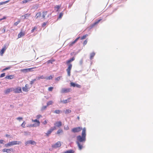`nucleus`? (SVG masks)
<instances>
[{"label": "nucleus", "instance_id": "6e6552de", "mask_svg": "<svg viewBox=\"0 0 153 153\" xmlns=\"http://www.w3.org/2000/svg\"><path fill=\"white\" fill-rule=\"evenodd\" d=\"M22 143V142L21 141H14L10 142V145H13L16 144H21Z\"/></svg>", "mask_w": 153, "mask_h": 153}, {"label": "nucleus", "instance_id": "f704fd0d", "mask_svg": "<svg viewBox=\"0 0 153 153\" xmlns=\"http://www.w3.org/2000/svg\"><path fill=\"white\" fill-rule=\"evenodd\" d=\"M31 15V14L27 13L24 16L25 17V19L27 17L30 16Z\"/></svg>", "mask_w": 153, "mask_h": 153}, {"label": "nucleus", "instance_id": "69168bd1", "mask_svg": "<svg viewBox=\"0 0 153 153\" xmlns=\"http://www.w3.org/2000/svg\"><path fill=\"white\" fill-rule=\"evenodd\" d=\"M77 118L78 119V120H79V116L77 117Z\"/></svg>", "mask_w": 153, "mask_h": 153}, {"label": "nucleus", "instance_id": "1a4fd4ad", "mask_svg": "<svg viewBox=\"0 0 153 153\" xmlns=\"http://www.w3.org/2000/svg\"><path fill=\"white\" fill-rule=\"evenodd\" d=\"M29 88V85L27 84H26L25 86L22 88V90L24 91L27 92L28 91Z\"/></svg>", "mask_w": 153, "mask_h": 153}, {"label": "nucleus", "instance_id": "412c9836", "mask_svg": "<svg viewBox=\"0 0 153 153\" xmlns=\"http://www.w3.org/2000/svg\"><path fill=\"white\" fill-rule=\"evenodd\" d=\"M53 131L52 130V129L51 128L48 131L47 133H46V135L48 136Z\"/></svg>", "mask_w": 153, "mask_h": 153}, {"label": "nucleus", "instance_id": "052dcab7", "mask_svg": "<svg viewBox=\"0 0 153 153\" xmlns=\"http://www.w3.org/2000/svg\"><path fill=\"white\" fill-rule=\"evenodd\" d=\"M14 77L13 75H10V79H13Z\"/></svg>", "mask_w": 153, "mask_h": 153}, {"label": "nucleus", "instance_id": "ddd939ff", "mask_svg": "<svg viewBox=\"0 0 153 153\" xmlns=\"http://www.w3.org/2000/svg\"><path fill=\"white\" fill-rule=\"evenodd\" d=\"M54 125L56 127H59L62 125V122L61 121L56 122L55 123Z\"/></svg>", "mask_w": 153, "mask_h": 153}, {"label": "nucleus", "instance_id": "79ce46f5", "mask_svg": "<svg viewBox=\"0 0 153 153\" xmlns=\"http://www.w3.org/2000/svg\"><path fill=\"white\" fill-rule=\"evenodd\" d=\"M70 85H71V86H73V87H75V85H76V84L74 83L73 82H71L70 83Z\"/></svg>", "mask_w": 153, "mask_h": 153}, {"label": "nucleus", "instance_id": "7c9ffc66", "mask_svg": "<svg viewBox=\"0 0 153 153\" xmlns=\"http://www.w3.org/2000/svg\"><path fill=\"white\" fill-rule=\"evenodd\" d=\"M32 0H24L22 1L23 3H26L27 2H30L32 1Z\"/></svg>", "mask_w": 153, "mask_h": 153}, {"label": "nucleus", "instance_id": "473e14b6", "mask_svg": "<svg viewBox=\"0 0 153 153\" xmlns=\"http://www.w3.org/2000/svg\"><path fill=\"white\" fill-rule=\"evenodd\" d=\"M63 15V13L62 12L60 13L59 15L58 19H60L62 18V16Z\"/></svg>", "mask_w": 153, "mask_h": 153}, {"label": "nucleus", "instance_id": "0eeeda50", "mask_svg": "<svg viewBox=\"0 0 153 153\" xmlns=\"http://www.w3.org/2000/svg\"><path fill=\"white\" fill-rule=\"evenodd\" d=\"M102 20V19H101L96 21L94 23H93L90 25V28H92L95 25H97L98 24V23Z\"/></svg>", "mask_w": 153, "mask_h": 153}, {"label": "nucleus", "instance_id": "c756f323", "mask_svg": "<svg viewBox=\"0 0 153 153\" xmlns=\"http://www.w3.org/2000/svg\"><path fill=\"white\" fill-rule=\"evenodd\" d=\"M53 77V75H50L48 77H45V79H52Z\"/></svg>", "mask_w": 153, "mask_h": 153}, {"label": "nucleus", "instance_id": "f257e3e1", "mask_svg": "<svg viewBox=\"0 0 153 153\" xmlns=\"http://www.w3.org/2000/svg\"><path fill=\"white\" fill-rule=\"evenodd\" d=\"M86 129L85 128H83L82 133V135H78L77 137V141L76 143L78 145L79 150H81L83 144H81L80 143L85 142L86 140Z\"/></svg>", "mask_w": 153, "mask_h": 153}, {"label": "nucleus", "instance_id": "aec40b11", "mask_svg": "<svg viewBox=\"0 0 153 153\" xmlns=\"http://www.w3.org/2000/svg\"><path fill=\"white\" fill-rule=\"evenodd\" d=\"M74 151L73 150H70L65 152L63 153H74Z\"/></svg>", "mask_w": 153, "mask_h": 153}, {"label": "nucleus", "instance_id": "4468645a", "mask_svg": "<svg viewBox=\"0 0 153 153\" xmlns=\"http://www.w3.org/2000/svg\"><path fill=\"white\" fill-rule=\"evenodd\" d=\"M7 48V47L5 46L4 47L2 48V49L1 50L0 52V55L2 56L3 55V53H4L5 50Z\"/></svg>", "mask_w": 153, "mask_h": 153}, {"label": "nucleus", "instance_id": "58836bf2", "mask_svg": "<svg viewBox=\"0 0 153 153\" xmlns=\"http://www.w3.org/2000/svg\"><path fill=\"white\" fill-rule=\"evenodd\" d=\"M61 111L59 110H56L54 111V112L57 114H59L60 113Z\"/></svg>", "mask_w": 153, "mask_h": 153}, {"label": "nucleus", "instance_id": "9b49d317", "mask_svg": "<svg viewBox=\"0 0 153 153\" xmlns=\"http://www.w3.org/2000/svg\"><path fill=\"white\" fill-rule=\"evenodd\" d=\"M80 38V37H79L76 38L74 41L71 42L69 44V47H71Z\"/></svg>", "mask_w": 153, "mask_h": 153}, {"label": "nucleus", "instance_id": "2eb2a0df", "mask_svg": "<svg viewBox=\"0 0 153 153\" xmlns=\"http://www.w3.org/2000/svg\"><path fill=\"white\" fill-rule=\"evenodd\" d=\"M36 68V67H34L33 68H26V69H23L22 70V71H25L26 72H28V71H32V69H33V68Z\"/></svg>", "mask_w": 153, "mask_h": 153}, {"label": "nucleus", "instance_id": "13d9d810", "mask_svg": "<svg viewBox=\"0 0 153 153\" xmlns=\"http://www.w3.org/2000/svg\"><path fill=\"white\" fill-rule=\"evenodd\" d=\"M30 144V140L29 141H27V142H26L25 143V144L26 145H27L28 144Z\"/></svg>", "mask_w": 153, "mask_h": 153}, {"label": "nucleus", "instance_id": "a878e982", "mask_svg": "<svg viewBox=\"0 0 153 153\" xmlns=\"http://www.w3.org/2000/svg\"><path fill=\"white\" fill-rule=\"evenodd\" d=\"M30 144L33 145H35L36 144V142L35 141L31 140H30Z\"/></svg>", "mask_w": 153, "mask_h": 153}, {"label": "nucleus", "instance_id": "6ab92c4d", "mask_svg": "<svg viewBox=\"0 0 153 153\" xmlns=\"http://www.w3.org/2000/svg\"><path fill=\"white\" fill-rule=\"evenodd\" d=\"M95 53L94 52H92L90 53V59H92L93 58V57L95 55Z\"/></svg>", "mask_w": 153, "mask_h": 153}, {"label": "nucleus", "instance_id": "bb28decb", "mask_svg": "<svg viewBox=\"0 0 153 153\" xmlns=\"http://www.w3.org/2000/svg\"><path fill=\"white\" fill-rule=\"evenodd\" d=\"M4 94H8L10 93V89L8 88L4 91Z\"/></svg>", "mask_w": 153, "mask_h": 153}, {"label": "nucleus", "instance_id": "7ed1b4c3", "mask_svg": "<svg viewBox=\"0 0 153 153\" xmlns=\"http://www.w3.org/2000/svg\"><path fill=\"white\" fill-rule=\"evenodd\" d=\"M32 122L35 123L33 124L30 126L31 127H36L39 126L40 125V122L39 120L36 119L32 120Z\"/></svg>", "mask_w": 153, "mask_h": 153}, {"label": "nucleus", "instance_id": "0e129e2a", "mask_svg": "<svg viewBox=\"0 0 153 153\" xmlns=\"http://www.w3.org/2000/svg\"><path fill=\"white\" fill-rule=\"evenodd\" d=\"M5 135L6 137H9L10 136V135H8V134H6Z\"/></svg>", "mask_w": 153, "mask_h": 153}, {"label": "nucleus", "instance_id": "e433bc0d", "mask_svg": "<svg viewBox=\"0 0 153 153\" xmlns=\"http://www.w3.org/2000/svg\"><path fill=\"white\" fill-rule=\"evenodd\" d=\"M53 87H50L48 88V91H53Z\"/></svg>", "mask_w": 153, "mask_h": 153}, {"label": "nucleus", "instance_id": "f03ea898", "mask_svg": "<svg viewBox=\"0 0 153 153\" xmlns=\"http://www.w3.org/2000/svg\"><path fill=\"white\" fill-rule=\"evenodd\" d=\"M74 59L75 58L74 57H73L72 58L67 61L66 62L67 64L68 65V68L66 69V71L68 75V76H70L71 75V71L72 67V64H70V63L74 61Z\"/></svg>", "mask_w": 153, "mask_h": 153}, {"label": "nucleus", "instance_id": "72a5a7b5", "mask_svg": "<svg viewBox=\"0 0 153 153\" xmlns=\"http://www.w3.org/2000/svg\"><path fill=\"white\" fill-rule=\"evenodd\" d=\"M9 1H5L2 2H0V5H3V4H6L7 2H8Z\"/></svg>", "mask_w": 153, "mask_h": 153}, {"label": "nucleus", "instance_id": "4be33fe9", "mask_svg": "<svg viewBox=\"0 0 153 153\" xmlns=\"http://www.w3.org/2000/svg\"><path fill=\"white\" fill-rule=\"evenodd\" d=\"M36 78L38 80H39L40 79H45V77H44L43 75H42L40 76L36 77Z\"/></svg>", "mask_w": 153, "mask_h": 153}, {"label": "nucleus", "instance_id": "09e8293b", "mask_svg": "<svg viewBox=\"0 0 153 153\" xmlns=\"http://www.w3.org/2000/svg\"><path fill=\"white\" fill-rule=\"evenodd\" d=\"M10 69V67H7L6 68L4 69L2 71L3 72V71H4L5 70H7V69Z\"/></svg>", "mask_w": 153, "mask_h": 153}, {"label": "nucleus", "instance_id": "5701e85b", "mask_svg": "<svg viewBox=\"0 0 153 153\" xmlns=\"http://www.w3.org/2000/svg\"><path fill=\"white\" fill-rule=\"evenodd\" d=\"M61 6L59 5H56V6L55 7L54 9L55 10H56V11H58L59 9L60 8Z\"/></svg>", "mask_w": 153, "mask_h": 153}, {"label": "nucleus", "instance_id": "393cba45", "mask_svg": "<svg viewBox=\"0 0 153 153\" xmlns=\"http://www.w3.org/2000/svg\"><path fill=\"white\" fill-rule=\"evenodd\" d=\"M53 103V102L52 101H50L47 102V105L48 106L51 105H52Z\"/></svg>", "mask_w": 153, "mask_h": 153}, {"label": "nucleus", "instance_id": "37998d69", "mask_svg": "<svg viewBox=\"0 0 153 153\" xmlns=\"http://www.w3.org/2000/svg\"><path fill=\"white\" fill-rule=\"evenodd\" d=\"M64 129L66 130H67L69 129V128L68 125L65 126L64 127Z\"/></svg>", "mask_w": 153, "mask_h": 153}, {"label": "nucleus", "instance_id": "39448f33", "mask_svg": "<svg viewBox=\"0 0 153 153\" xmlns=\"http://www.w3.org/2000/svg\"><path fill=\"white\" fill-rule=\"evenodd\" d=\"M61 145V143L60 141H58L56 143L53 145L52 147L54 149H56L57 148L59 147Z\"/></svg>", "mask_w": 153, "mask_h": 153}, {"label": "nucleus", "instance_id": "b1692460", "mask_svg": "<svg viewBox=\"0 0 153 153\" xmlns=\"http://www.w3.org/2000/svg\"><path fill=\"white\" fill-rule=\"evenodd\" d=\"M63 132V131L62 130V129H59L57 131L56 134H59L61 133H62Z\"/></svg>", "mask_w": 153, "mask_h": 153}, {"label": "nucleus", "instance_id": "bf43d9fd", "mask_svg": "<svg viewBox=\"0 0 153 153\" xmlns=\"http://www.w3.org/2000/svg\"><path fill=\"white\" fill-rule=\"evenodd\" d=\"M6 17L4 16L3 17V18L0 19V21H1L5 19H6Z\"/></svg>", "mask_w": 153, "mask_h": 153}, {"label": "nucleus", "instance_id": "6e6d98bb", "mask_svg": "<svg viewBox=\"0 0 153 153\" xmlns=\"http://www.w3.org/2000/svg\"><path fill=\"white\" fill-rule=\"evenodd\" d=\"M20 22V21H19L14 23V25L15 26H16Z\"/></svg>", "mask_w": 153, "mask_h": 153}, {"label": "nucleus", "instance_id": "864d4df0", "mask_svg": "<svg viewBox=\"0 0 153 153\" xmlns=\"http://www.w3.org/2000/svg\"><path fill=\"white\" fill-rule=\"evenodd\" d=\"M51 128L52 129V130L53 131V130L56 129V126H54L53 127H52Z\"/></svg>", "mask_w": 153, "mask_h": 153}, {"label": "nucleus", "instance_id": "8fccbe9b", "mask_svg": "<svg viewBox=\"0 0 153 153\" xmlns=\"http://www.w3.org/2000/svg\"><path fill=\"white\" fill-rule=\"evenodd\" d=\"M5 76V73H3L0 76V78L3 77L4 76Z\"/></svg>", "mask_w": 153, "mask_h": 153}, {"label": "nucleus", "instance_id": "c9c22d12", "mask_svg": "<svg viewBox=\"0 0 153 153\" xmlns=\"http://www.w3.org/2000/svg\"><path fill=\"white\" fill-rule=\"evenodd\" d=\"M71 112V110L70 109H67L65 111V113L66 114H67L69 113H70Z\"/></svg>", "mask_w": 153, "mask_h": 153}, {"label": "nucleus", "instance_id": "2f4dec72", "mask_svg": "<svg viewBox=\"0 0 153 153\" xmlns=\"http://www.w3.org/2000/svg\"><path fill=\"white\" fill-rule=\"evenodd\" d=\"M88 36V35L87 34H86L85 35L83 36L81 38V39L83 40L85 39Z\"/></svg>", "mask_w": 153, "mask_h": 153}, {"label": "nucleus", "instance_id": "20e7f679", "mask_svg": "<svg viewBox=\"0 0 153 153\" xmlns=\"http://www.w3.org/2000/svg\"><path fill=\"white\" fill-rule=\"evenodd\" d=\"M82 129L83 128L82 127H78L72 128L71 130V131L74 133H77L81 131Z\"/></svg>", "mask_w": 153, "mask_h": 153}, {"label": "nucleus", "instance_id": "ea45409f", "mask_svg": "<svg viewBox=\"0 0 153 153\" xmlns=\"http://www.w3.org/2000/svg\"><path fill=\"white\" fill-rule=\"evenodd\" d=\"M26 123L25 121H24L22 124H21V126L23 128H25Z\"/></svg>", "mask_w": 153, "mask_h": 153}, {"label": "nucleus", "instance_id": "a19ab883", "mask_svg": "<svg viewBox=\"0 0 153 153\" xmlns=\"http://www.w3.org/2000/svg\"><path fill=\"white\" fill-rule=\"evenodd\" d=\"M37 27L36 26H35L33 27V29L31 30V32L33 33L34 32L35 30L37 29Z\"/></svg>", "mask_w": 153, "mask_h": 153}, {"label": "nucleus", "instance_id": "3c124183", "mask_svg": "<svg viewBox=\"0 0 153 153\" xmlns=\"http://www.w3.org/2000/svg\"><path fill=\"white\" fill-rule=\"evenodd\" d=\"M42 117V116L41 115L39 114L37 115L36 116V117L37 119H39Z\"/></svg>", "mask_w": 153, "mask_h": 153}, {"label": "nucleus", "instance_id": "4d7b16f0", "mask_svg": "<svg viewBox=\"0 0 153 153\" xmlns=\"http://www.w3.org/2000/svg\"><path fill=\"white\" fill-rule=\"evenodd\" d=\"M48 120H45V121L43 123L45 125L47 123Z\"/></svg>", "mask_w": 153, "mask_h": 153}, {"label": "nucleus", "instance_id": "338daca9", "mask_svg": "<svg viewBox=\"0 0 153 153\" xmlns=\"http://www.w3.org/2000/svg\"><path fill=\"white\" fill-rule=\"evenodd\" d=\"M7 146H10V143H8L7 144Z\"/></svg>", "mask_w": 153, "mask_h": 153}, {"label": "nucleus", "instance_id": "5fc2aeb1", "mask_svg": "<svg viewBox=\"0 0 153 153\" xmlns=\"http://www.w3.org/2000/svg\"><path fill=\"white\" fill-rule=\"evenodd\" d=\"M47 24V22H44L42 24V27H44Z\"/></svg>", "mask_w": 153, "mask_h": 153}, {"label": "nucleus", "instance_id": "dca6fc26", "mask_svg": "<svg viewBox=\"0 0 153 153\" xmlns=\"http://www.w3.org/2000/svg\"><path fill=\"white\" fill-rule=\"evenodd\" d=\"M25 35V33L24 32H22L21 31L18 34V38L21 37L22 36H24Z\"/></svg>", "mask_w": 153, "mask_h": 153}, {"label": "nucleus", "instance_id": "e2e57ef3", "mask_svg": "<svg viewBox=\"0 0 153 153\" xmlns=\"http://www.w3.org/2000/svg\"><path fill=\"white\" fill-rule=\"evenodd\" d=\"M4 140H0V143H3Z\"/></svg>", "mask_w": 153, "mask_h": 153}, {"label": "nucleus", "instance_id": "4c0bfd02", "mask_svg": "<svg viewBox=\"0 0 153 153\" xmlns=\"http://www.w3.org/2000/svg\"><path fill=\"white\" fill-rule=\"evenodd\" d=\"M48 106L47 105L46 106H43L41 108V110L42 111H43L45 109H46V108H47V107Z\"/></svg>", "mask_w": 153, "mask_h": 153}, {"label": "nucleus", "instance_id": "f8f14e48", "mask_svg": "<svg viewBox=\"0 0 153 153\" xmlns=\"http://www.w3.org/2000/svg\"><path fill=\"white\" fill-rule=\"evenodd\" d=\"M14 91L15 93H20L22 92V90L20 87H18L15 89Z\"/></svg>", "mask_w": 153, "mask_h": 153}, {"label": "nucleus", "instance_id": "de8ad7c7", "mask_svg": "<svg viewBox=\"0 0 153 153\" xmlns=\"http://www.w3.org/2000/svg\"><path fill=\"white\" fill-rule=\"evenodd\" d=\"M87 39H86L83 42V45L84 46L85 45H86L87 43Z\"/></svg>", "mask_w": 153, "mask_h": 153}, {"label": "nucleus", "instance_id": "774afa93", "mask_svg": "<svg viewBox=\"0 0 153 153\" xmlns=\"http://www.w3.org/2000/svg\"><path fill=\"white\" fill-rule=\"evenodd\" d=\"M1 83V82H0V84Z\"/></svg>", "mask_w": 153, "mask_h": 153}, {"label": "nucleus", "instance_id": "49530a36", "mask_svg": "<svg viewBox=\"0 0 153 153\" xmlns=\"http://www.w3.org/2000/svg\"><path fill=\"white\" fill-rule=\"evenodd\" d=\"M22 119L23 118L22 117H18L16 118V119L19 120V121H21L22 120Z\"/></svg>", "mask_w": 153, "mask_h": 153}, {"label": "nucleus", "instance_id": "c03bdc74", "mask_svg": "<svg viewBox=\"0 0 153 153\" xmlns=\"http://www.w3.org/2000/svg\"><path fill=\"white\" fill-rule=\"evenodd\" d=\"M36 80V79H34L32 80L30 82V84L31 85H32L33 84L34 82Z\"/></svg>", "mask_w": 153, "mask_h": 153}, {"label": "nucleus", "instance_id": "c85d7f7f", "mask_svg": "<svg viewBox=\"0 0 153 153\" xmlns=\"http://www.w3.org/2000/svg\"><path fill=\"white\" fill-rule=\"evenodd\" d=\"M2 152L8 153L10 152V149H3Z\"/></svg>", "mask_w": 153, "mask_h": 153}, {"label": "nucleus", "instance_id": "f3484780", "mask_svg": "<svg viewBox=\"0 0 153 153\" xmlns=\"http://www.w3.org/2000/svg\"><path fill=\"white\" fill-rule=\"evenodd\" d=\"M71 97H69L67 99L63 100L62 101H61V102L64 103H66L68 102H70V100L71 99Z\"/></svg>", "mask_w": 153, "mask_h": 153}, {"label": "nucleus", "instance_id": "a211bd4d", "mask_svg": "<svg viewBox=\"0 0 153 153\" xmlns=\"http://www.w3.org/2000/svg\"><path fill=\"white\" fill-rule=\"evenodd\" d=\"M41 13L39 12H38L36 15L35 17L36 19H38L39 18H40L41 16Z\"/></svg>", "mask_w": 153, "mask_h": 153}, {"label": "nucleus", "instance_id": "603ef678", "mask_svg": "<svg viewBox=\"0 0 153 153\" xmlns=\"http://www.w3.org/2000/svg\"><path fill=\"white\" fill-rule=\"evenodd\" d=\"M75 87L78 88H80L81 87V86L80 85L76 84Z\"/></svg>", "mask_w": 153, "mask_h": 153}, {"label": "nucleus", "instance_id": "9d476101", "mask_svg": "<svg viewBox=\"0 0 153 153\" xmlns=\"http://www.w3.org/2000/svg\"><path fill=\"white\" fill-rule=\"evenodd\" d=\"M48 14V11H43L42 13V17L43 18V19H45V17L46 16H47V17H49V15H47Z\"/></svg>", "mask_w": 153, "mask_h": 153}, {"label": "nucleus", "instance_id": "680f3d73", "mask_svg": "<svg viewBox=\"0 0 153 153\" xmlns=\"http://www.w3.org/2000/svg\"><path fill=\"white\" fill-rule=\"evenodd\" d=\"M6 78L10 79V75H8L5 77Z\"/></svg>", "mask_w": 153, "mask_h": 153}, {"label": "nucleus", "instance_id": "a18cd8bd", "mask_svg": "<svg viewBox=\"0 0 153 153\" xmlns=\"http://www.w3.org/2000/svg\"><path fill=\"white\" fill-rule=\"evenodd\" d=\"M62 78V76H59L55 79V80L56 81H59Z\"/></svg>", "mask_w": 153, "mask_h": 153}, {"label": "nucleus", "instance_id": "cd10ccee", "mask_svg": "<svg viewBox=\"0 0 153 153\" xmlns=\"http://www.w3.org/2000/svg\"><path fill=\"white\" fill-rule=\"evenodd\" d=\"M55 61L54 59L50 60L47 61V62L48 64L51 63L52 64L53 62Z\"/></svg>", "mask_w": 153, "mask_h": 153}, {"label": "nucleus", "instance_id": "423d86ee", "mask_svg": "<svg viewBox=\"0 0 153 153\" xmlns=\"http://www.w3.org/2000/svg\"><path fill=\"white\" fill-rule=\"evenodd\" d=\"M71 90L70 88H63L61 91V93H68L70 92Z\"/></svg>", "mask_w": 153, "mask_h": 153}]
</instances>
